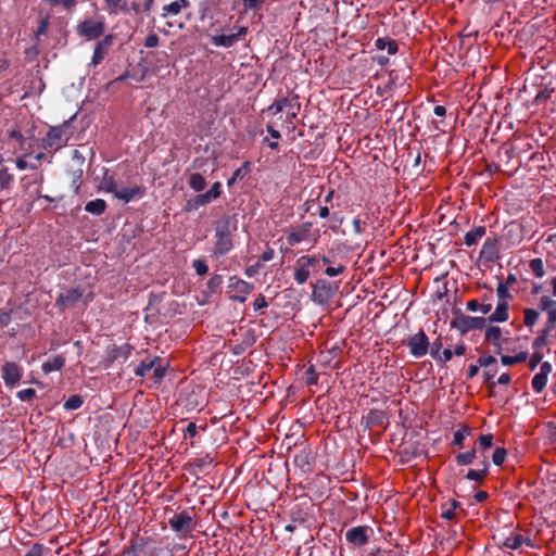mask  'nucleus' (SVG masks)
<instances>
[{
  "label": "nucleus",
  "mask_w": 556,
  "mask_h": 556,
  "mask_svg": "<svg viewBox=\"0 0 556 556\" xmlns=\"http://www.w3.org/2000/svg\"><path fill=\"white\" fill-rule=\"evenodd\" d=\"M552 371V365L548 362L541 364L540 371L533 377L531 386L536 393L543 391L547 383V377Z\"/></svg>",
  "instance_id": "obj_12"
},
{
  "label": "nucleus",
  "mask_w": 556,
  "mask_h": 556,
  "mask_svg": "<svg viewBox=\"0 0 556 556\" xmlns=\"http://www.w3.org/2000/svg\"><path fill=\"white\" fill-rule=\"evenodd\" d=\"M260 266H261V264H260V263H257V264H256V265H254V266H249V267H247V268H245V275H247L248 277H250V278H251V277H253V276L257 273V270H258V267H260Z\"/></svg>",
  "instance_id": "obj_63"
},
{
  "label": "nucleus",
  "mask_w": 556,
  "mask_h": 556,
  "mask_svg": "<svg viewBox=\"0 0 556 556\" xmlns=\"http://www.w3.org/2000/svg\"><path fill=\"white\" fill-rule=\"evenodd\" d=\"M481 466L482 468L480 469H470L466 475V479L478 482L482 481L489 472V462L484 458L481 462Z\"/></svg>",
  "instance_id": "obj_20"
},
{
  "label": "nucleus",
  "mask_w": 556,
  "mask_h": 556,
  "mask_svg": "<svg viewBox=\"0 0 556 556\" xmlns=\"http://www.w3.org/2000/svg\"><path fill=\"white\" fill-rule=\"evenodd\" d=\"M81 405V397L79 395H73L64 403V408L74 410L80 408Z\"/></svg>",
  "instance_id": "obj_38"
},
{
  "label": "nucleus",
  "mask_w": 556,
  "mask_h": 556,
  "mask_svg": "<svg viewBox=\"0 0 556 556\" xmlns=\"http://www.w3.org/2000/svg\"><path fill=\"white\" fill-rule=\"evenodd\" d=\"M245 33H247V29L241 28L239 30V33H237V34L215 36V37H213L212 41L215 46H222V47L229 48V47L233 46L242 36H244Z\"/></svg>",
  "instance_id": "obj_16"
},
{
  "label": "nucleus",
  "mask_w": 556,
  "mask_h": 556,
  "mask_svg": "<svg viewBox=\"0 0 556 556\" xmlns=\"http://www.w3.org/2000/svg\"><path fill=\"white\" fill-rule=\"evenodd\" d=\"M526 542V539L519 533H511L504 540L503 545L510 549H518Z\"/></svg>",
  "instance_id": "obj_25"
},
{
  "label": "nucleus",
  "mask_w": 556,
  "mask_h": 556,
  "mask_svg": "<svg viewBox=\"0 0 556 556\" xmlns=\"http://www.w3.org/2000/svg\"><path fill=\"white\" fill-rule=\"evenodd\" d=\"M453 352L450 349L443 350L438 356L437 359H439L442 363H447L452 359Z\"/></svg>",
  "instance_id": "obj_53"
},
{
  "label": "nucleus",
  "mask_w": 556,
  "mask_h": 556,
  "mask_svg": "<svg viewBox=\"0 0 556 556\" xmlns=\"http://www.w3.org/2000/svg\"><path fill=\"white\" fill-rule=\"evenodd\" d=\"M528 357V354L526 352H519L516 355H503L501 357V362L504 366H514L516 364H520L525 362Z\"/></svg>",
  "instance_id": "obj_28"
},
{
  "label": "nucleus",
  "mask_w": 556,
  "mask_h": 556,
  "mask_svg": "<svg viewBox=\"0 0 556 556\" xmlns=\"http://www.w3.org/2000/svg\"><path fill=\"white\" fill-rule=\"evenodd\" d=\"M104 58V52L102 48V43L97 45L93 55H92V64L97 65L99 64Z\"/></svg>",
  "instance_id": "obj_46"
},
{
  "label": "nucleus",
  "mask_w": 556,
  "mask_h": 556,
  "mask_svg": "<svg viewBox=\"0 0 556 556\" xmlns=\"http://www.w3.org/2000/svg\"><path fill=\"white\" fill-rule=\"evenodd\" d=\"M105 208H106V203L102 199H96V200L89 201L85 206L86 212L93 214V215H101L105 211Z\"/></svg>",
  "instance_id": "obj_23"
},
{
  "label": "nucleus",
  "mask_w": 556,
  "mask_h": 556,
  "mask_svg": "<svg viewBox=\"0 0 556 556\" xmlns=\"http://www.w3.org/2000/svg\"><path fill=\"white\" fill-rule=\"evenodd\" d=\"M202 204H200V199L195 195L193 199L187 201L185 210L191 212L199 210Z\"/></svg>",
  "instance_id": "obj_48"
},
{
  "label": "nucleus",
  "mask_w": 556,
  "mask_h": 556,
  "mask_svg": "<svg viewBox=\"0 0 556 556\" xmlns=\"http://www.w3.org/2000/svg\"><path fill=\"white\" fill-rule=\"evenodd\" d=\"M65 364V358L62 355H56L53 358L42 364V371L49 374L62 369Z\"/></svg>",
  "instance_id": "obj_21"
},
{
  "label": "nucleus",
  "mask_w": 556,
  "mask_h": 556,
  "mask_svg": "<svg viewBox=\"0 0 556 556\" xmlns=\"http://www.w3.org/2000/svg\"><path fill=\"white\" fill-rule=\"evenodd\" d=\"M452 352H453V355L462 356L466 352V346H465V344H458L454 348V351H452Z\"/></svg>",
  "instance_id": "obj_64"
},
{
  "label": "nucleus",
  "mask_w": 556,
  "mask_h": 556,
  "mask_svg": "<svg viewBox=\"0 0 556 556\" xmlns=\"http://www.w3.org/2000/svg\"><path fill=\"white\" fill-rule=\"evenodd\" d=\"M485 235V228L478 226L465 235V244L471 247L476 244Z\"/></svg>",
  "instance_id": "obj_22"
},
{
  "label": "nucleus",
  "mask_w": 556,
  "mask_h": 556,
  "mask_svg": "<svg viewBox=\"0 0 556 556\" xmlns=\"http://www.w3.org/2000/svg\"><path fill=\"white\" fill-rule=\"evenodd\" d=\"M188 184L190 188L197 192L204 190V188L206 187V180L200 173L191 174Z\"/></svg>",
  "instance_id": "obj_24"
},
{
  "label": "nucleus",
  "mask_w": 556,
  "mask_h": 556,
  "mask_svg": "<svg viewBox=\"0 0 556 556\" xmlns=\"http://www.w3.org/2000/svg\"><path fill=\"white\" fill-rule=\"evenodd\" d=\"M157 362V357L148 358L142 361L135 370V374L139 377H143L152 371V368L155 367V363Z\"/></svg>",
  "instance_id": "obj_26"
},
{
  "label": "nucleus",
  "mask_w": 556,
  "mask_h": 556,
  "mask_svg": "<svg viewBox=\"0 0 556 556\" xmlns=\"http://www.w3.org/2000/svg\"><path fill=\"white\" fill-rule=\"evenodd\" d=\"M22 376L23 370L17 364L13 362H8L3 365L2 378L4 380L5 386L10 388L15 387L20 382Z\"/></svg>",
  "instance_id": "obj_10"
},
{
  "label": "nucleus",
  "mask_w": 556,
  "mask_h": 556,
  "mask_svg": "<svg viewBox=\"0 0 556 556\" xmlns=\"http://www.w3.org/2000/svg\"><path fill=\"white\" fill-rule=\"evenodd\" d=\"M318 265V260L312 255H303L299 257L294 265V280L299 285H304L309 276L311 271Z\"/></svg>",
  "instance_id": "obj_4"
},
{
  "label": "nucleus",
  "mask_w": 556,
  "mask_h": 556,
  "mask_svg": "<svg viewBox=\"0 0 556 556\" xmlns=\"http://www.w3.org/2000/svg\"><path fill=\"white\" fill-rule=\"evenodd\" d=\"M106 10L110 14H116L118 11L126 9L125 0H104Z\"/></svg>",
  "instance_id": "obj_33"
},
{
  "label": "nucleus",
  "mask_w": 556,
  "mask_h": 556,
  "mask_svg": "<svg viewBox=\"0 0 556 556\" xmlns=\"http://www.w3.org/2000/svg\"><path fill=\"white\" fill-rule=\"evenodd\" d=\"M169 527L181 536L191 534L194 530V521L191 515L184 510L181 513L175 514L172 518L168 519Z\"/></svg>",
  "instance_id": "obj_5"
},
{
  "label": "nucleus",
  "mask_w": 556,
  "mask_h": 556,
  "mask_svg": "<svg viewBox=\"0 0 556 556\" xmlns=\"http://www.w3.org/2000/svg\"><path fill=\"white\" fill-rule=\"evenodd\" d=\"M236 229V224H232L229 219H224L216 225L214 251L216 255H225L233 248L232 233Z\"/></svg>",
  "instance_id": "obj_1"
},
{
  "label": "nucleus",
  "mask_w": 556,
  "mask_h": 556,
  "mask_svg": "<svg viewBox=\"0 0 556 556\" xmlns=\"http://www.w3.org/2000/svg\"><path fill=\"white\" fill-rule=\"evenodd\" d=\"M453 324L462 333H467L470 330L483 328L485 319L483 317L462 315L455 318Z\"/></svg>",
  "instance_id": "obj_8"
},
{
  "label": "nucleus",
  "mask_w": 556,
  "mask_h": 556,
  "mask_svg": "<svg viewBox=\"0 0 556 556\" xmlns=\"http://www.w3.org/2000/svg\"><path fill=\"white\" fill-rule=\"evenodd\" d=\"M509 303L508 301H498L495 311L489 316L491 323H504L509 318Z\"/></svg>",
  "instance_id": "obj_15"
},
{
  "label": "nucleus",
  "mask_w": 556,
  "mask_h": 556,
  "mask_svg": "<svg viewBox=\"0 0 556 556\" xmlns=\"http://www.w3.org/2000/svg\"><path fill=\"white\" fill-rule=\"evenodd\" d=\"M159 43V37L155 34H151L146 38L144 45L148 48H154Z\"/></svg>",
  "instance_id": "obj_55"
},
{
  "label": "nucleus",
  "mask_w": 556,
  "mask_h": 556,
  "mask_svg": "<svg viewBox=\"0 0 556 556\" xmlns=\"http://www.w3.org/2000/svg\"><path fill=\"white\" fill-rule=\"evenodd\" d=\"M198 198L200 199V204H202V206L214 201V198L207 191L204 193L198 194Z\"/></svg>",
  "instance_id": "obj_57"
},
{
  "label": "nucleus",
  "mask_w": 556,
  "mask_h": 556,
  "mask_svg": "<svg viewBox=\"0 0 556 556\" xmlns=\"http://www.w3.org/2000/svg\"><path fill=\"white\" fill-rule=\"evenodd\" d=\"M496 294H497L498 301H502V300L508 301V298H509L508 289L502 282L498 283V286L496 288Z\"/></svg>",
  "instance_id": "obj_47"
},
{
  "label": "nucleus",
  "mask_w": 556,
  "mask_h": 556,
  "mask_svg": "<svg viewBox=\"0 0 556 556\" xmlns=\"http://www.w3.org/2000/svg\"><path fill=\"white\" fill-rule=\"evenodd\" d=\"M192 267L194 268L195 273L199 276H204L208 271V267H207L206 263L203 260H200V258L194 260L192 262Z\"/></svg>",
  "instance_id": "obj_41"
},
{
  "label": "nucleus",
  "mask_w": 556,
  "mask_h": 556,
  "mask_svg": "<svg viewBox=\"0 0 556 556\" xmlns=\"http://www.w3.org/2000/svg\"><path fill=\"white\" fill-rule=\"evenodd\" d=\"M267 110L274 115L285 112L286 122L292 123L300 112V102L296 96L291 98H281L268 106Z\"/></svg>",
  "instance_id": "obj_2"
},
{
  "label": "nucleus",
  "mask_w": 556,
  "mask_h": 556,
  "mask_svg": "<svg viewBox=\"0 0 556 556\" xmlns=\"http://www.w3.org/2000/svg\"><path fill=\"white\" fill-rule=\"evenodd\" d=\"M480 303L477 300H470L467 302L466 307L470 312L479 311Z\"/></svg>",
  "instance_id": "obj_60"
},
{
  "label": "nucleus",
  "mask_w": 556,
  "mask_h": 556,
  "mask_svg": "<svg viewBox=\"0 0 556 556\" xmlns=\"http://www.w3.org/2000/svg\"><path fill=\"white\" fill-rule=\"evenodd\" d=\"M529 267L533 275L538 278H542L545 275L544 263L542 258H533L529 263Z\"/></svg>",
  "instance_id": "obj_31"
},
{
  "label": "nucleus",
  "mask_w": 556,
  "mask_h": 556,
  "mask_svg": "<svg viewBox=\"0 0 556 556\" xmlns=\"http://www.w3.org/2000/svg\"><path fill=\"white\" fill-rule=\"evenodd\" d=\"M230 281H231L230 287L233 288L237 292L242 294V296H240L241 301H244L247 295L250 294L253 290V286L244 280H241L238 278H231Z\"/></svg>",
  "instance_id": "obj_19"
},
{
  "label": "nucleus",
  "mask_w": 556,
  "mask_h": 556,
  "mask_svg": "<svg viewBox=\"0 0 556 556\" xmlns=\"http://www.w3.org/2000/svg\"><path fill=\"white\" fill-rule=\"evenodd\" d=\"M501 337H502V332L498 327H490L485 331V339L493 343L498 342Z\"/></svg>",
  "instance_id": "obj_37"
},
{
  "label": "nucleus",
  "mask_w": 556,
  "mask_h": 556,
  "mask_svg": "<svg viewBox=\"0 0 556 556\" xmlns=\"http://www.w3.org/2000/svg\"><path fill=\"white\" fill-rule=\"evenodd\" d=\"M275 251L270 248H268L266 251L263 252V254L260 257V263H266L274 258Z\"/></svg>",
  "instance_id": "obj_56"
},
{
  "label": "nucleus",
  "mask_w": 556,
  "mask_h": 556,
  "mask_svg": "<svg viewBox=\"0 0 556 556\" xmlns=\"http://www.w3.org/2000/svg\"><path fill=\"white\" fill-rule=\"evenodd\" d=\"M207 192L216 200L220 197L222 184L219 181L214 182Z\"/></svg>",
  "instance_id": "obj_52"
},
{
  "label": "nucleus",
  "mask_w": 556,
  "mask_h": 556,
  "mask_svg": "<svg viewBox=\"0 0 556 556\" xmlns=\"http://www.w3.org/2000/svg\"><path fill=\"white\" fill-rule=\"evenodd\" d=\"M16 167L20 169V170H24L28 167L30 168H35L34 165H29L28 162L26 161L25 156H22V157H18L16 160Z\"/></svg>",
  "instance_id": "obj_58"
},
{
  "label": "nucleus",
  "mask_w": 556,
  "mask_h": 556,
  "mask_svg": "<svg viewBox=\"0 0 556 556\" xmlns=\"http://www.w3.org/2000/svg\"><path fill=\"white\" fill-rule=\"evenodd\" d=\"M506 456H507L506 450L504 447H497V448H495V451L492 455V462L496 466H501L505 462Z\"/></svg>",
  "instance_id": "obj_36"
},
{
  "label": "nucleus",
  "mask_w": 556,
  "mask_h": 556,
  "mask_svg": "<svg viewBox=\"0 0 556 556\" xmlns=\"http://www.w3.org/2000/svg\"><path fill=\"white\" fill-rule=\"evenodd\" d=\"M249 163H244L243 166L237 168L232 175V177L228 180V186H231L235 184V181L239 178H243L248 172Z\"/></svg>",
  "instance_id": "obj_40"
},
{
  "label": "nucleus",
  "mask_w": 556,
  "mask_h": 556,
  "mask_svg": "<svg viewBox=\"0 0 556 556\" xmlns=\"http://www.w3.org/2000/svg\"><path fill=\"white\" fill-rule=\"evenodd\" d=\"M539 312L533 308L525 309L523 324L526 327L531 328L538 321Z\"/></svg>",
  "instance_id": "obj_35"
},
{
  "label": "nucleus",
  "mask_w": 556,
  "mask_h": 556,
  "mask_svg": "<svg viewBox=\"0 0 556 556\" xmlns=\"http://www.w3.org/2000/svg\"><path fill=\"white\" fill-rule=\"evenodd\" d=\"M77 33L88 40L96 39L104 33V21L102 17L85 20L77 26Z\"/></svg>",
  "instance_id": "obj_6"
},
{
  "label": "nucleus",
  "mask_w": 556,
  "mask_h": 556,
  "mask_svg": "<svg viewBox=\"0 0 556 556\" xmlns=\"http://www.w3.org/2000/svg\"><path fill=\"white\" fill-rule=\"evenodd\" d=\"M407 346L413 356L419 358L428 353L429 340L427 334L420 330L416 334L412 336L407 340Z\"/></svg>",
  "instance_id": "obj_7"
},
{
  "label": "nucleus",
  "mask_w": 556,
  "mask_h": 556,
  "mask_svg": "<svg viewBox=\"0 0 556 556\" xmlns=\"http://www.w3.org/2000/svg\"><path fill=\"white\" fill-rule=\"evenodd\" d=\"M144 191L146 189L142 186L125 187L119 185L115 198L122 200L124 203H128L130 201L141 199Z\"/></svg>",
  "instance_id": "obj_11"
},
{
  "label": "nucleus",
  "mask_w": 556,
  "mask_h": 556,
  "mask_svg": "<svg viewBox=\"0 0 556 556\" xmlns=\"http://www.w3.org/2000/svg\"><path fill=\"white\" fill-rule=\"evenodd\" d=\"M166 367H167V364L162 362V359L157 357V362L155 363V367L152 368L153 377H154V381L155 382H160L164 378L165 371H166Z\"/></svg>",
  "instance_id": "obj_34"
},
{
  "label": "nucleus",
  "mask_w": 556,
  "mask_h": 556,
  "mask_svg": "<svg viewBox=\"0 0 556 556\" xmlns=\"http://www.w3.org/2000/svg\"><path fill=\"white\" fill-rule=\"evenodd\" d=\"M370 529L365 526L353 527L345 533L346 541L353 546H364L368 543Z\"/></svg>",
  "instance_id": "obj_9"
},
{
  "label": "nucleus",
  "mask_w": 556,
  "mask_h": 556,
  "mask_svg": "<svg viewBox=\"0 0 556 556\" xmlns=\"http://www.w3.org/2000/svg\"><path fill=\"white\" fill-rule=\"evenodd\" d=\"M185 438H193L198 433V427L194 422H189L185 429Z\"/></svg>",
  "instance_id": "obj_51"
},
{
  "label": "nucleus",
  "mask_w": 556,
  "mask_h": 556,
  "mask_svg": "<svg viewBox=\"0 0 556 556\" xmlns=\"http://www.w3.org/2000/svg\"><path fill=\"white\" fill-rule=\"evenodd\" d=\"M478 444L482 450H488L493 444V435L492 434H482L478 439Z\"/></svg>",
  "instance_id": "obj_43"
},
{
  "label": "nucleus",
  "mask_w": 556,
  "mask_h": 556,
  "mask_svg": "<svg viewBox=\"0 0 556 556\" xmlns=\"http://www.w3.org/2000/svg\"><path fill=\"white\" fill-rule=\"evenodd\" d=\"M264 0H242V4L245 10H255L261 8Z\"/></svg>",
  "instance_id": "obj_49"
},
{
  "label": "nucleus",
  "mask_w": 556,
  "mask_h": 556,
  "mask_svg": "<svg viewBox=\"0 0 556 556\" xmlns=\"http://www.w3.org/2000/svg\"><path fill=\"white\" fill-rule=\"evenodd\" d=\"M119 188V184H117L112 177L105 178L103 181V190L109 193H113L114 197Z\"/></svg>",
  "instance_id": "obj_39"
},
{
  "label": "nucleus",
  "mask_w": 556,
  "mask_h": 556,
  "mask_svg": "<svg viewBox=\"0 0 556 556\" xmlns=\"http://www.w3.org/2000/svg\"><path fill=\"white\" fill-rule=\"evenodd\" d=\"M189 1L188 0H175L173 2H170L169 4H166L163 7V13H162V16L164 17H167V16H174V15H178L182 9H187L189 7Z\"/></svg>",
  "instance_id": "obj_17"
},
{
  "label": "nucleus",
  "mask_w": 556,
  "mask_h": 556,
  "mask_svg": "<svg viewBox=\"0 0 556 556\" xmlns=\"http://www.w3.org/2000/svg\"><path fill=\"white\" fill-rule=\"evenodd\" d=\"M539 307L542 312H545L548 316V326L553 327L556 323V300L544 295L540 299Z\"/></svg>",
  "instance_id": "obj_14"
},
{
  "label": "nucleus",
  "mask_w": 556,
  "mask_h": 556,
  "mask_svg": "<svg viewBox=\"0 0 556 556\" xmlns=\"http://www.w3.org/2000/svg\"><path fill=\"white\" fill-rule=\"evenodd\" d=\"M551 328H552L551 326L546 327V328L541 332V334H540L538 338H535V340H534V342H533V346H534L535 349L542 348V346H544V345H546V344H547V339H546V337H547V333H548V331H549V329H551Z\"/></svg>",
  "instance_id": "obj_42"
},
{
  "label": "nucleus",
  "mask_w": 556,
  "mask_h": 556,
  "mask_svg": "<svg viewBox=\"0 0 556 556\" xmlns=\"http://www.w3.org/2000/svg\"><path fill=\"white\" fill-rule=\"evenodd\" d=\"M343 270H344L343 266H338V267L329 266L326 268L325 274L329 277H336V276L342 274Z\"/></svg>",
  "instance_id": "obj_54"
},
{
  "label": "nucleus",
  "mask_w": 556,
  "mask_h": 556,
  "mask_svg": "<svg viewBox=\"0 0 556 556\" xmlns=\"http://www.w3.org/2000/svg\"><path fill=\"white\" fill-rule=\"evenodd\" d=\"M376 48L379 50H387L389 54H395L397 52V43L394 40L378 38L376 40Z\"/></svg>",
  "instance_id": "obj_27"
},
{
  "label": "nucleus",
  "mask_w": 556,
  "mask_h": 556,
  "mask_svg": "<svg viewBox=\"0 0 556 556\" xmlns=\"http://www.w3.org/2000/svg\"><path fill=\"white\" fill-rule=\"evenodd\" d=\"M36 396V391L31 388H27L17 392V397L21 401H31Z\"/></svg>",
  "instance_id": "obj_44"
},
{
  "label": "nucleus",
  "mask_w": 556,
  "mask_h": 556,
  "mask_svg": "<svg viewBox=\"0 0 556 556\" xmlns=\"http://www.w3.org/2000/svg\"><path fill=\"white\" fill-rule=\"evenodd\" d=\"M471 433V429L468 426L460 427L454 433L453 443L458 446H463L464 440Z\"/></svg>",
  "instance_id": "obj_32"
},
{
  "label": "nucleus",
  "mask_w": 556,
  "mask_h": 556,
  "mask_svg": "<svg viewBox=\"0 0 556 556\" xmlns=\"http://www.w3.org/2000/svg\"><path fill=\"white\" fill-rule=\"evenodd\" d=\"M71 138L70 124L64 123L61 126L52 127L43 139V147L59 150L64 147Z\"/></svg>",
  "instance_id": "obj_3"
},
{
  "label": "nucleus",
  "mask_w": 556,
  "mask_h": 556,
  "mask_svg": "<svg viewBox=\"0 0 556 556\" xmlns=\"http://www.w3.org/2000/svg\"><path fill=\"white\" fill-rule=\"evenodd\" d=\"M312 224L305 223L299 228L291 230L287 236L288 243L293 247L307 239Z\"/></svg>",
  "instance_id": "obj_13"
},
{
  "label": "nucleus",
  "mask_w": 556,
  "mask_h": 556,
  "mask_svg": "<svg viewBox=\"0 0 556 556\" xmlns=\"http://www.w3.org/2000/svg\"><path fill=\"white\" fill-rule=\"evenodd\" d=\"M478 363H479V366H481V367L490 368L492 365H494L496 363V359H495V357H493L491 355L482 356L479 358Z\"/></svg>",
  "instance_id": "obj_50"
},
{
  "label": "nucleus",
  "mask_w": 556,
  "mask_h": 556,
  "mask_svg": "<svg viewBox=\"0 0 556 556\" xmlns=\"http://www.w3.org/2000/svg\"><path fill=\"white\" fill-rule=\"evenodd\" d=\"M267 306V303H266V300L264 296H258L255 301H254V307L255 309H261L263 307H266Z\"/></svg>",
  "instance_id": "obj_62"
},
{
  "label": "nucleus",
  "mask_w": 556,
  "mask_h": 556,
  "mask_svg": "<svg viewBox=\"0 0 556 556\" xmlns=\"http://www.w3.org/2000/svg\"><path fill=\"white\" fill-rule=\"evenodd\" d=\"M81 292L78 289H70L65 293H61L56 300V304L62 308L66 307L68 304H72L78 301L81 298Z\"/></svg>",
  "instance_id": "obj_18"
},
{
  "label": "nucleus",
  "mask_w": 556,
  "mask_h": 556,
  "mask_svg": "<svg viewBox=\"0 0 556 556\" xmlns=\"http://www.w3.org/2000/svg\"><path fill=\"white\" fill-rule=\"evenodd\" d=\"M13 180V176L9 174L8 168L0 160V190L8 189Z\"/></svg>",
  "instance_id": "obj_30"
},
{
  "label": "nucleus",
  "mask_w": 556,
  "mask_h": 556,
  "mask_svg": "<svg viewBox=\"0 0 556 556\" xmlns=\"http://www.w3.org/2000/svg\"><path fill=\"white\" fill-rule=\"evenodd\" d=\"M509 382H510V375L508 372L502 374L497 379L498 384L507 386Z\"/></svg>",
  "instance_id": "obj_61"
},
{
  "label": "nucleus",
  "mask_w": 556,
  "mask_h": 556,
  "mask_svg": "<svg viewBox=\"0 0 556 556\" xmlns=\"http://www.w3.org/2000/svg\"><path fill=\"white\" fill-rule=\"evenodd\" d=\"M52 7H62L64 9H71L75 5L76 0H48Z\"/></svg>",
  "instance_id": "obj_45"
},
{
  "label": "nucleus",
  "mask_w": 556,
  "mask_h": 556,
  "mask_svg": "<svg viewBox=\"0 0 556 556\" xmlns=\"http://www.w3.org/2000/svg\"><path fill=\"white\" fill-rule=\"evenodd\" d=\"M476 458V450L472 448L470 451L458 453L455 456V460L458 466H467L473 463V459Z\"/></svg>",
  "instance_id": "obj_29"
},
{
  "label": "nucleus",
  "mask_w": 556,
  "mask_h": 556,
  "mask_svg": "<svg viewBox=\"0 0 556 556\" xmlns=\"http://www.w3.org/2000/svg\"><path fill=\"white\" fill-rule=\"evenodd\" d=\"M458 506V503L457 502H453L452 503V508L445 510L442 513V517L445 518V519H453L455 514H454V509Z\"/></svg>",
  "instance_id": "obj_59"
}]
</instances>
